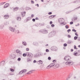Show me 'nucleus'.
<instances>
[{
  "mask_svg": "<svg viewBox=\"0 0 80 80\" xmlns=\"http://www.w3.org/2000/svg\"><path fill=\"white\" fill-rule=\"evenodd\" d=\"M71 58L70 56H66L64 58V60L66 61H67L65 62L66 65H72L74 63V62L71 61L70 60Z\"/></svg>",
  "mask_w": 80,
  "mask_h": 80,
  "instance_id": "f257e3e1",
  "label": "nucleus"
},
{
  "mask_svg": "<svg viewBox=\"0 0 80 80\" xmlns=\"http://www.w3.org/2000/svg\"><path fill=\"white\" fill-rule=\"evenodd\" d=\"M43 56V52H38L33 54V57L34 58H38Z\"/></svg>",
  "mask_w": 80,
  "mask_h": 80,
  "instance_id": "f03ea898",
  "label": "nucleus"
},
{
  "mask_svg": "<svg viewBox=\"0 0 80 80\" xmlns=\"http://www.w3.org/2000/svg\"><path fill=\"white\" fill-rule=\"evenodd\" d=\"M58 22L59 23H60V25H66V24L64 23V22H65V21H64V19L63 18H60L58 20Z\"/></svg>",
  "mask_w": 80,
  "mask_h": 80,
  "instance_id": "7ed1b4c3",
  "label": "nucleus"
},
{
  "mask_svg": "<svg viewBox=\"0 0 80 80\" xmlns=\"http://www.w3.org/2000/svg\"><path fill=\"white\" fill-rule=\"evenodd\" d=\"M55 33H56V32L55 31H53L51 32L48 35V37H53L55 35Z\"/></svg>",
  "mask_w": 80,
  "mask_h": 80,
  "instance_id": "20e7f679",
  "label": "nucleus"
},
{
  "mask_svg": "<svg viewBox=\"0 0 80 80\" xmlns=\"http://www.w3.org/2000/svg\"><path fill=\"white\" fill-rule=\"evenodd\" d=\"M51 50L52 51L57 52L58 50V48H57L56 46H52L51 48Z\"/></svg>",
  "mask_w": 80,
  "mask_h": 80,
  "instance_id": "39448f33",
  "label": "nucleus"
},
{
  "mask_svg": "<svg viewBox=\"0 0 80 80\" xmlns=\"http://www.w3.org/2000/svg\"><path fill=\"white\" fill-rule=\"evenodd\" d=\"M39 32H42V33L43 34H47V33H48V31L45 30H40L39 31Z\"/></svg>",
  "mask_w": 80,
  "mask_h": 80,
  "instance_id": "423d86ee",
  "label": "nucleus"
},
{
  "mask_svg": "<svg viewBox=\"0 0 80 80\" xmlns=\"http://www.w3.org/2000/svg\"><path fill=\"white\" fill-rule=\"evenodd\" d=\"M9 29L10 31L12 32H14L15 31V29L11 26L9 28Z\"/></svg>",
  "mask_w": 80,
  "mask_h": 80,
  "instance_id": "0eeeda50",
  "label": "nucleus"
},
{
  "mask_svg": "<svg viewBox=\"0 0 80 80\" xmlns=\"http://www.w3.org/2000/svg\"><path fill=\"white\" fill-rule=\"evenodd\" d=\"M27 57L32 58L33 57V54L30 52H27Z\"/></svg>",
  "mask_w": 80,
  "mask_h": 80,
  "instance_id": "6e6552de",
  "label": "nucleus"
},
{
  "mask_svg": "<svg viewBox=\"0 0 80 80\" xmlns=\"http://www.w3.org/2000/svg\"><path fill=\"white\" fill-rule=\"evenodd\" d=\"M10 57L11 58H12V59H14L16 58V55L15 54H12L10 55Z\"/></svg>",
  "mask_w": 80,
  "mask_h": 80,
  "instance_id": "1a4fd4ad",
  "label": "nucleus"
},
{
  "mask_svg": "<svg viewBox=\"0 0 80 80\" xmlns=\"http://www.w3.org/2000/svg\"><path fill=\"white\" fill-rule=\"evenodd\" d=\"M77 17H74L71 18V20L72 21V22H74V21L77 20Z\"/></svg>",
  "mask_w": 80,
  "mask_h": 80,
  "instance_id": "9d476101",
  "label": "nucleus"
},
{
  "mask_svg": "<svg viewBox=\"0 0 80 80\" xmlns=\"http://www.w3.org/2000/svg\"><path fill=\"white\" fill-rule=\"evenodd\" d=\"M77 52V51H76L74 52V53H73V55L74 56H78V52Z\"/></svg>",
  "mask_w": 80,
  "mask_h": 80,
  "instance_id": "9b49d317",
  "label": "nucleus"
},
{
  "mask_svg": "<svg viewBox=\"0 0 80 80\" xmlns=\"http://www.w3.org/2000/svg\"><path fill=\"white\" fill-rule=\"evenodd\" d=\"M25 13H26V12L25 11H23L21 12V15L22 17H23L25 15Z\"/></svg>",
  "mask_w": 80,
  "mask_h": 80,
  "instance_id": "f8f14e48",
  "label": "nucleus"
},
{
  "mask_svg": "<svg viewBox=\"0 0 80 80\" xmlns=\"http://www.w3.org/2000/svg\"><path fill=\"white\" fill-rule=\"evenodd\" d=\"M9 5H10V4L8 3L6 4L4 7V8H7V7H9Z\"/></svg>",
  "mask_w": 80,
  "mask_h": 80,
  "instance_id": "ddd939ff",
  "label": "nucleus"
},
{
  "mask_svg": "<svg viewBox=\"0 0 80 80\" xmlns=\"http://www.w3.org/2000/svg\"><path fill=\"white\" fill-rule=\"evenodd\" d=\"M38 64L42 65L43 63V61L42 60H39L38 61Z\"/></svg>",
  "mask_w": 80,
  "mask_h": 80,
  "instance_id": "4468645a",
  "label": "nucleus"
},
{
  "mask_svg": "<svg viewBox=\"0 0 80 80\" xmlns=\"http://www.w3.org/2000/svg\"><path fill=\"white\" fill-rule=\"evenodd\" d=\"M5 61H2L0 63V65H2V66H3L4 65V64H5Z\"/></svg>",
  "mask_w": 80,
  "mask_h": 80,
  "instance_id": "2eb2a0df",
  "label": "nucleus"
},
{
  "mask_svg": "<svg viewBox=\"0 0 80 80\" xmlns=\"http://www.w3.org/2000/svg\"><path fill=\"white\" fill-rule=\"evenodd\" d=\"M9 17V15H8L6 14L4 16V19H8Z\"/></svg>",
  "mask_w": 80,
  "mask_h": 80,
  "instance_id": "dca6fc26",
  "label": "nucleus"
},
{
  "mask_svg": "<svg viewBox=\"0 0 80 80\" xmlns=\"http://www.w3.org/2000/svg\"><path fill=\"white\" fill-rule=\"evenodd\" d=\"M22 44L24 46H27V42L25 41H22Z\"/></svg>",
  "mask_w": 80,
  "mask_h": 80,
  "instance_id": "f3484780",
  "label": "nucleus"
},
{
  "mask_svg": "<svg viewBox=\"0 0 80 80\" xmlns=\"http://www.w3.org/2000/svg\"><path fill=\"white\" fill-rule=\"evenodd\" d=\"M55 17H56V15H52L50 16L49 17V18L50 19H51V18H54Z\"/></svg>",
  "mask_w": 80,
  "mask_h": 80,
  "instance_id": "a211bd4d",
  "label": "nucleus"
},
{
  "mask_svg": "<svg viewBox=\"0 0 80 80\" xmlns=\"http://www.w3.org/2000/svg\"><path fill=\"white\" fill-rule=\"evenodd\" d=\"M31 20V18L30 17H28L26 18V22H28L29 20Z\"/></svg>",
  "mask_w": 80,
  "mask_h": 80,
  "instance_id": "6ab92c4d",
  "label": "nucleus"
},
{
  "mask_svg": "<svg viewBox=\"0 0 80 80\" xmlns=\"http://www.w3.org/2000/svg\"><path fill=\"white\" fill-rule=\"evenodd\" d=\"M17 20L18 22H20L21 20V17H18L17 18Z\"/></svg>",
  "mask_w": 80,
  "mask_h": 80,
  "instance_id": "aec40b11",
  "label": "nucleus"
},
{
  "mask_svg": "<svg viewBox=\"0 0 80 80\" xmlns=\"http://www.w3.org/2000/svg\"><path fill=\"white\" fill-rule=\"evenodd\" d=\"M33 45H36V46H38V43L37 42H33Z\"/></svg>",
  "mask_w": 80,
  "mask_h": 80,
  "instance_id": "412c9836",
  "label": "nucleus"
},
{
  "mask_svg": "<svg viewBox=\"0 0 80 80\" xmlns=\"http://www.w3.org/2000/svg\"><path fill=\"white\" fill-rule=\"evenodd\" d=\"M18 10V7H16L13 8V11L14 12H15V11H17Z\"/></svg>",
  "mask_w": 80,
  "mask_h": 80,
  "instance_id": "4be33fe9",
  "label": "nucleus"
},
{
  "mask_svg": "<svg viewBox=\"0 0 80 80\" xmlns=\"http://www.w3.org/2000/svg\"><path fill=\"white\" fill-rule=\"evenodd\" d=\"M50 68L55 66V62L51 63V64H50Z\"/></svg>",
  "mask_w": 80,
  "mask_h": 80,
  "instance_id": "5701e85b",
  "label": "nucleus"
},
{
  "mask_svg": "<svg viewBox=\"0 0 80 80\" xmlns=\"http://www.w3.org/2000/svg\"><path fill=\"white\" fill-rule=\"evenodd\" d=\"M33 70H31V71H29L27 73V74H31L32 73V72H33Z\"/></svg>",
  "mask_w": 80,
  "mask_h": 80,
  "instance_id": "b1692460",
  "label": "nucleus"
},
{
  "mask_svg": "<svg viewBox=\"0 0 80 80\" xmlns=\"http://www.w3.org/2000/svg\"><path fill=\"white\" fill-rule=\"evenodd\" d=\"M80 8V6L78 7V8H75L74 9V10H72V11H77L78 9H79Z\"/></svg>",
  "mask_w": 80,
  "mask_h": 80,
  "instance_id": "393cba45",
  "label": "nucleus"
},
{
  "mask_svg": "<svg viewBox=\"0 0 80 80\" xmlns=\"http://www.w3.org/2000/svg\"><path fill=\"white\" fill-rule=\"evenodd\" d=\"M22 73H25V72H26L27 71V69H23L22 70Z\"/></svg>",
  "mask_w": 80,
  "mask_h": 80,
  "instance_id": "a878e982",
  "label": "nucleus"
},
{
  "mask_svg": "<svg viewBox=\"0 0 80 80\" xmlns=\"http://www.w3.org/2000/svg\"><path fill=\"white\" fill-rule=\"evenodd\" d=\"M27 61L28 62H30L31 61V59L30 58H27Z\"/></svg>",
  "mask_w": 80,
  "mask_h": 80,
  "instance_id": "bb28decb",
  "label": "nucleus"
},
{
  "mask_svg": "<svg viewBox=\"0 0 80 80\" xmlns=\"http://www.w3.org/2000/svg\"><path fill=\"white\" fill-rule=\"evenodd\" d=\"M16 52L17 53H19L20 54H21V53H22L21 52L18 50H16Z\"/></svg>",
  "mask_w": 80,
  "mask_h": 80,
  "instance_id": "cd10ccee",
  "label": "nucleus"
},
{
  "mask_svg": "<svg viewBox=\"0 0 80 80\" xmlns=\"http://www.w3.org/2000/svg\"><path fill=\"white\" fill-rule=\"evenodd\" d=\"M26 10H31V8L29 7H27L25 8Z\"/></svg>",
  "mask_w": 80,
  "mask_h": 80,
  "instance_id": "c85d7f7f",
  "label": "nucleus"
},
{
  "mask_svg": "<svg viewBox=\"0 0 80 80\" xmlns=\"http://www.w3.org/2000/svg\"><path fill=\"white\" fill-rule=\"evenodd\" d=\"M22 56L23 57H25L26 56H27V53H24L22 54Z\"/></svg>",
  "mask_w": 80,
  "mask_h": 80,
  "instance_id": "c756f323",
  "label": "nucleus"
},
{
  "mask_svg": "<svg viewBox=\"0 0 80 80\" xmlns=\"http://www.w3.org/2000/svg\"><path fill=\"white\" fill-rule=\"evenodd\" d=\"M8 24H9V22H6L4 23L5 25H8Z\"/></svg>",
  "mask_w": 80,
  "mask_h": 80,
  "instance_id": "7c9ffc66",
  "label": "nucleus"
},
{
  "mask_svg": "<svg viewBox=\"0 0 80 80\" xmlns=\"http://www.w3.org/2000/svg\"><path fill=\"white\" fill-rule=\"evenodd\" d=\"M3 25H1L0 26V29H3Z\"/></svg>",
  "mask_w": 80,
  "mask_h": 80,
  "instance_id": "2f4dec72",
  "label": "nucleus"
},
{
  "mask_svg": "<svg viewBox=\"0 0 80 80\" xmlns=\"http://www.w3.org/2000/svg\"><path fill=\"white\" fill-rule=\"evenodd\" d=\"M74 48L75 50H78V48H77V46L75 45L74 46Z\"/></svg>",
  "mask_w": 80,
  "mask_h": 80,
  "instance_id": "473e14b6",
  "label": "nucleus"
},
{
  "mask_svg": "<svg viewBox=\"0 0 80 80\" xmlns=\"http://www.w3.org/2000/svg\"><path fill=\"white\" fill-rule=\"evenodd\" d=\"M44 23H43L42 24V23H39V25H40V26H44Z\"/></svg>",
  "mask_w": 80,
  "mask_h": 80,
  "instance_id": "72a5a7b5",
  "label": "nucleus"
},
{
  "mask_svg": "<svg viewBox=\"0 0 80 80\" xmlns=\"http://www.w3.org/2000/svg\"><path fill=\"white\" fill-rule=\"evenodd\" d=\"M65 28H66V29H68L69 28V26H68V25H66L65 26Z\"/></svg>",
  "mask_w": 80,
  "mask_h": 80,
  "instance_id": "f704fd0d",
  "label": "nucleus"
},
{
  "mask_svg": "<svg viewBox=\"0 0 80 80\" xmlns=\"http://www.w3.org/2000/svg\"><path fill=\"white\" fill-rule=\"evenodd\" d=\"M77 38H78V37L77 36H75L74 38V40H77Z\"/></svg>",
  "mask_w": 80,
  "mask_h": 80,
  "instance_id": "c9c22d12",
  "label": "nucleus"
},
{
  "mask_svg": "<svg viewBox=\"0 0 80 80\" xmlns=\"http://www.w3.org/2000/svg\"><path fill=\"white\" fill-rule=\"evenodd\" d=\"M72 42V41L69 40L68 41V44H70V43H71Z\"/></svg>",
  "mask_w": 80,
  "mask_h": 80,
  "instance_id": "e433bc0d",
  "label": "nucleus"
},
{
  "mask_svg": "<svg viewBox=\"0 0 80 80\" xmlns=\"http://www.w3.org/2000/svg\"><path fill=\"white\" fill-rule=\"evenodd\" d=\"M10 70L11 72H13L14 71H15V70L13 69L10 68Z\"/></svg>",
  "mask_w": 80,
  "mask_h": 80,
  "instance_id": "4c0bfd02",
  "label": "nucleus"
},
{
  "mask_svg": "<svg viewBox=\"0 0 80 80\" xmlns=\"http://www.w3.org/2000/svg\"><path fill=\"white\" fill-rule=\"evenodd\" d=\"M72 32H77V30L75 29H72Z\"/></svg>",
  "mask_w": 80,
  "mask_h": 80,
  "instance_id": "58836bf2",
  "label": "nucleus"
},
{
  "mask_svg": "<svg viewBox=\"0 0 80 80\" xmlns=\"http://www.w3.org/2000/svg\"><path fill=\"white\" fill-rule=\"evenodd\" d=\"M50 68H51V67H50V65H48L47 67V69H49Z\"/></svg>",
  "mask_w": 80,
  "mask_h": 80,
  "instance_id": "ea45409f",
  "label": "nucleus"
},
{
  "mask_svg": "<svg viewBox=\"0 0 80 80\" xmlns=\"http://www.w3.org/2000/svg\"><path fill=\"white\" fill-rule=\"evenodd\" d=\"M18 61L19 62H20V60H21V58H19L18 59H17Z\"/></svg>",
  "mask_w": 80,
  "mask_h": 80,
  "instance_id": "a19ab883",
  "label": "nucleus"
},
{
  "mask_svg": "<svg viewBox=\"0 0 80 80\" xmlns=\"http://www.w3.org/2000/svg\"><path fill=\"white\" fill-rule=\"evenodd\" d=\"M31 2L32 4H33V3H35V2H34V1L33 0H31Z\"/></svg>",
  "mask_w": 80,
  "mask_h": 80,
  "instance_id": "79ce46f5",
  "label": "nucleus"
},
{
  "mask_svg": "<svg viewBox=\"0 0 80 80\" xmlns=\"http://www.w3.org/2000/svg\"><path fill=\"white\" fill-rule=\"evenodd\" d=\"M39 25V24L36 23L35 24V26H36V27H38Z\"/></svg>",
  "mask_w": 80,
  "mask_h": 80,
  "instance_id": "37998d69",
  "label": "nucleus"
},
{
  "mask_svg": "<svg viewBox=\"0 0 80 80\" xmlns=\"http://www.w3.org/2000/svg\"><path fill=\"white\" fill-rule=\"evenodd\" d=\"M63 46L64 47H67V44L66 43H65L63 44Z\"/></svg>",
  "mask_w": 80,
  "mask_h": 80,
  "instance_id": "c03bdc74",
  "label": "nucleus"
},
{
  "mask_svg": "<svg viewBox=\"0 0 80 80\" xmlns=\"http://www.w3.org/2000/svg\"><path fill=\"white\" fill-rule=\"evenodd\" d=\"M22 71H20L19 73V75H22Z\"/></svg>",
  "mask_w": 80,
  "mask_h": 80,
  "instance_id": "a18cd8bd",
  "label": "nucleus"
},
{
  "mask_svg": "<svg viewBox=\"0 0 80 80\" xmlns=\"http://www.w3.org/2000/svg\"><path fill=\"white\" fill-rule=\"evenodd\" d=\"M71 31V29H68V30H67V32H68V33H69Z\"/></svg>",
  "mask_w": 80,
  "mask_h": 80,
  "instance_id": "49530a36",
  "label": "nucleus"
},
{
  "mask_svg": "<svg viewBox=\"0 0 80 80\" xmlns=\"http://www.w3.org/2000/svg\"><path fill=\"white\" fill-rule=\"evenodd\" d=\"M70 25H72V24H73V22L71 21L70 22Z\"/></svg>",
  "mask_w": 80,
  "mask_h": 80,
  "instance_id": "de8ad7c7",
  "label": "nucleus"
},
{
  "mask_svg": "<svg viewBox=\"0 0 80 80\" xmlns=\"http://www.w3.org/2000/svg\"><path fill=\"white\" fill-rule=\"evenodd\" d=\"M48 60H51V57H48Z\"/></svg>",
  "mask_w": 80,
  "mask_h": 80,
  "instance_id": "09e8293b",
  "label": "nucleus"
},
{
  "mask_svg": "<svg viewBox=\"0 0 80 80\" xmlns=\"http://www.w3.org/2000/svg\"><path fill=\"white\" fill-rule=\"evenodd\" d=\"M55 62H56L57 60H55V59L53 60L52 62H53V63H55Z\"/></svg>",
  "mask_w": 80,
  "mask_h": 80,
  "instance_id": "8fccbe9b",
  "label": "nucleus"
},
{
  "mask_svg": "<svg viewBox=\"0 0 80 80\" xmlns=\"http://www.w3.org/2000/svg\"><path fill=\"white\" fill-rule=\"evenodd\" d=\"M75 34L76 36H77V37H78V34H77V32H75Z\"/></svg>",
  "mask_w": 80,
  "mask_h": 80,
  "instance_id": "3c124183",
  "label": "nucleus"
},
{
  "mask_svg": "<svg viewBox=\"0 0 80 80\" xmlns=\"http://www.w3.org/2000/svg\"><path fill=\"white\" fill-rule=\"evenodd\" d=\"M53 23V22L52 21H51L50 22H49V24H50V25H52V24Z\"/></svg>",
  "mask_w": 80,
  "mask_h": 80,
  "instance_id": "603ef678",
  "label": "nucleus"
},
{
  "mask_svg": "<svg viewBox=\"0 0 80 80\" xmlns=\"http://www.w3.org/2000/svg\"><path fill=\"white\" fill-rule=\"evenodd\" d=\"M37 61L35 60H34L33 61V63H37Z\"/></svg>",
  "mask_w": 80,
  "mask_h": 80,
  "instance_id": "864d4df0",
  "label": "nucleus"
},
{
  "mask_svg": "<svg viewBox=\"0 0 80 80\" xmlns=\"http://www.w3.org/2000/svg\"><path fill=\"white\" fill-rule=\"evenodd\" d=\"M46 52H49V50L48 49H47L46 50Z\"/></svg>",
  "mask_w": 80,
  "mask_h": 80,
  "instance_id": "5fc2aeb1",
  "label": "nucleus"
},
{
  "mask_svg": "<svg viewBox=\"0 0 80 80\" xmlns=\"http://www.w3.org/2000/svg\"><path fill=\"white\" fill-rule=\"evenodd\" d=\"M16 32H17V33L18 34V33H20V32H19V30H17L16 31Z\"/></svg>",
  "mask_w": 80,
  "mask_h": 80,
  "instance_id": "6e6d98bb",
  "label": "nucleus"
},
{
  "mask_svg": "<svg viewBox=\"0 0 80 80\" xmlns=\"http://www.w3.org/2000/svg\"><path fill=\"white\" fill-rule=\"evenodd\" d=\"M48 15H52V12H50L48 13Z\"/></svg>",
  "mask_w": 80,
  "mask_h": 80,
  "instance_id": "4d7b16f0",
  "label": "nucleus"
},
{
  "mask_svg": "<svg viewBox=\"0 0 80 80\" xmlns=\"http://www.w3.org/2000/svg\"><path fill=\"white\" fill-rule=\"evenodd\" d=\"M52 27H55V25L53 24H52L51 25Z\"/></svg>",
  "mask_w": 80,
  "mask_h": 80,
  "instance_id": "13d9d810",
  "label": "nucleus"
},
{
  "mask_svg": "<svg viewBox=\"0 0 80 80\" xmlns=\"http://www.w3.org/2000/svg\"><path fill=\"white\" fill-rule=\"evenodd\" d=\"M32 21L33 22H35V19L33 18L32 19Z\"/></svg>",
  "mask_w": 80,
  "mask_h": 80,
  "instance_id": "bf43d9fd",
  "label": "nucleus"
},
{
  "mask_svg": "<svg viewBox=\"0 0 80 80\" xmlns=\"http://www.w3.org/2000/svg\"><path fill=\"white\" fill-rule=\"evenodd\" d=\"M68 38H71V36H70V35H68Z\"/></svg>",
  "mask_w": 80,
  "mask_h": 80,
  "instance_id": "052dcab7",
  "label": "nucleus"
},
{
  "mask_svg": "<svg viewBox=\"0 0 80 80\" xmlns=\"http://www.w3.org/2000/svg\"><path fill=\"white\" fill-rule=\"evenodd\" d=\"M35 6H37L38 7H39V5H38V4H35Z\"/></svg>",
  "mask_w": 80,
  "mask_h": 80,
  "instance_id": "680f3d73",
  "label": "nucleus"
},
{
  "mask_svg": "<svg viewBox=\"0 0 80 80\" xmlns=\"http://www.w3.org/2000/svg\"><path fill=\"white\" fill-rule=\"evenodd\" d=\"M39 19L38 18V17H36L35 19L36 20H39Z\"/></svg>",
  "mask_w": 80,
  "mask_h": 80,
  "instance_id": "e2e57ef3",
  "label": "nucleus"
},
{
  "mask_svg": "<svg viewBox=\"0 0 80 80\" xmlns=\"http://www.w3.org/2000/svg\"><path fill=\"white\" fill-rule=\"evenodd\" d=\"M26 51H29V48H26Z\"/></svg>",
  "mask_w": 80,
  "mask_h": 80,
  "instance_id": "0e129e2a",
  "label": "nucleus"
},
{
  "mask_svg": "<svg viewBox=\"0 0 80 80\" xmlns=\"http://www.w3.org/2000/svg\"><path fill=\"white\" fill-rule=\"evenodd\" d=\"M59 67V65L57 64L56 65V67Z\"/></svg>",
  "mask_w": 80,
  "mask_h": 80,
  "instance_id": "69168bd1",
  "label": "nucleus"
},
{
  "mask_svg": "<svg viewBox=\"0 0 80 80\" xmlns=\"http://www.w3.org/2000/svg\"><path fill=\"white\" fill-rule=\"evenodd\" d=\"M71 52H73V49H71Z\"/></svg>",
  "mask_w": 80,
  "mask_h": 80,
  "instance_id": "338daca9",
  "label": "nucleus"
},
{
  "mask_svg": "<svg viewBox=\"0 0 80 80\" xmlns=\"http://www.w3.org/2000/svg\"><path fill=\"white\" fill-rule=\"evenodd\" d=\"M31 17H32V18H33V17H34V15L33 14H32L31 16Z\"/></svg>",
  "mask_w": 80,
  "mask_h": 80,
  "instance_id": "774afa93",
  "label": "nucleus"
}]
</instances>
